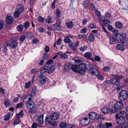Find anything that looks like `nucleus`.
<instances>
[{
  "label": "nucleus",
  "instance_id": "f257e3e1",
  "mask_svg": "<svg viewBox=\"0 0 128 128\" xmlns=\"http://www.w3.org/2000/svg\"><path fill=\"white\" fill-rule=\"evenodd\" d=\"M126 115V112L124 111L120 112L116 115V122L118 124L123 125L125 123L124 117Z\"/></svg>",
  "mask_w": 128,
  "mask_h": 128
},
{
  "label": "nucleus",
  "instance_id": "f03ea898",
  "mask_svg": "<svg viewBox=\"0 0 128 128\" xmlns=\"http://www.w3.org/2000/svg\"><path fill=\"white\" fill-rule=\"evenodd\" d=\"M128 97V92L126 90L121 91L119 94L118 98L121 101H124Z\"/></svg>",
  "mask_w": 128,
  "mask_h": 128
},
{
  "label": "nucleus",
  "instance_id": "7ed1b4c3",
  "mask_svg": "<svg viewBox=\"0 0 128 128\" xmlns=\"http://www.w3.org/2000/svg\"><path fill=\"white\" fill-rule=\"evenodd\" d=\"M115 76L111 79L110 81L113 84L117 86L120 83V81L119 78H122V77L118 75H116Z\"/></svg>",
  "mask_w": 128,
  "mask_h": 128
},
{
  "label": "nucleus",
  "instance_id": "20e7f679",
  "mask_svg": "<svg viewBox=\"0 0 128 128\" xmlns=\"http://www.w3.org/2000/svg\"><path fill=\"white\" fill-rule=\"evenodd\" d=\"M86 68V66L85 63H80L79 66V73L80 74H84L85 72Z\"/></svg>",
  "mask_w": 128,
  "mask_h": 128
},
{
  "label": "nucleus",
  "instance_id": "39448f33",
  "mask_svg": "<svg viewBox=\"0 0 128 128\" xmlns=\"http://www.w3.org/2000/svg\"><path fill=\"white\" fill-rule=\"evenodd\" d=\"M114 36L116 37L117 40L118 42H120L122 44L125 42V39L123 37V36L120 34L118 33L114 34Z\"/></svg>",
  "mask_w": 128,
  "mask_h": 128
},
{
  "label": "nucleus",
  "instance_id": "423d86ee",
  "mask_svg": "<svg viewBox=\"0 0 128 128\" xmlns=\"http://www.w3.org/2000/svg\"><path fill=\"white\" fill-rule=\"evenodd\" d=\"M123 106L122 102L120 101L117 102L114 104V107L116 108L118 110L121 109Z\"/></svg>",
  "mask_w": 128,
  "mask_h": 128
},
{
  "label": "nucleus",
  "instance_id": "0eeeda50",
  "mask_svg": "<svg viewBox=\"0 0 128 128\" xmlns=\"http://www.w3.org/2000/svg\"><path fill=\"white\" fill-rule=\"evenodd\" d=\"M51 118L53 120H57L59 116V114L56 112H53L51 114L50 116Z\"/></svg>",
  "mask_w": 128,
  "mask_h": 128
},
{
  "label": "nucleus",
  "instance_id": "6e6552de",
  "mask_svg": "<svg viewBox=\"0 0 128 128\" xmlns=\"http://www.w3.org/2000/svg\"><path fill=\"white\" fill-rule=\"evenodd\" d=\"M89 71L91 74L93 75H96L98 74V72L97 70L93 67L90 68Z\"/></svg>",
  "mask_w": 128,
  "mask_h": 128
},
{
  "label": "nucleus",
  "instance_id": "1a4fd4ad",
  "mask_svg": "<svg viewBox=\"0 0 128 128\" xmlns=\"http://www.w3.org/2000/svg\"><path fill=\"white\" fill-rule=\"evenodd\" d=\"M13 18L12 17L8 16L6 17L5 21L8 24H10L13 22Z\"/></svg>",
  "mask_w": 128,
  "mask_h": 128
},
{
  "label": "nucleus",
  "instance_id": "9d476101",
  "mask_svg": "<svg viewBox=\"0 0 128 128\" xmlns=\"http://www.w3.org/2000/svg\"><path fill=\"white\" fill-rule=\"evenodd\" d=\"M26 106L28 108L30 109L34 107V102L33 101H30L28 102H25Z\"/></svg>",
  "mask_w": 128,
  "mask_h": 128
},
{
  "label": "nucleus",
  "instance_id": "9b49d317",
  "mask_svg": "<svg viewBox=\"0 0 128 128\" xmlns=\"http://www.w3.org/2000/svg\"><path fill=\"white\" fill-rule=\"evenodd\" d=\"M16 9L17 10L20 11L21 12H23L24 10V6L22 4H18L17 6Z\"/></svg>",
  "mask_w": 128,
  "mask_h": 128
},
{
  "label": "nucleus",
  "instance_id": "f8f14e48",
  "mask_svg": "<svg viewBox=\"0 0 128 128\" xmlns=\"http://www.w3.org/2000/svg\"><path fill=\"white\" fill-rule=\"evenodd\" d=\"M78 66L76 64H72L71 66L72 69L74 72L79 73Z\"/></svg>",
  "mask_w": 128,
  "mask_h": 128
},
{
  "label": "nucleus",
  "instance_id": "ddd939ff",
  "mask_svg": "<svg viewBox=\"0 0 128 128\" xmlns=\"http://www.w3.org/2000/svg\"><path fill=\"white\" fill-rule=\"evenodd\" d=\"M97 115V114L96 113L92 112L89 114V117L90 119L93 120L96 118Z\"/></svg>",
  "mask_w": 128,
  "mask_h": 128
},
{
  "label": "nucleus",
  "instance_id": "4468645a",
  "mask_svg": "<svg viewBox=\"0 0 128 128\" xmlns=\"http://www.w3.org/2000/svg\"><path fill=\"white\" fill-rule=\"evenodd\" d=\"M52 120L50 118V117L49 115L47 116L46 117V124L47 125L50 124L51 123V120Z\"/></svg>",
  "mask_w": 128,
  "mask_h": 128
},
{
  "label": "nucleus",
  "instance_id": "2eb2a0df",
  "mask_svg": "<svg viewBox=\"0 0 128 128\" xmlns=\"http://www.w3.org/2000/svg\"><path fill=\"white\" fill-rule=\"evenodd\" d=\"M54 28L56 30H59L62 29V27L58 24H56L53 25Z\"/></svg>",
  "mask_w": 128,
  "mask_h": 128
},
{
  "label": "nucleus",
  "instance_id": "dca6fc26",
  "mask_svg": "<svg viewBox=\"0 0 128 128\" xmlns=\"http://www.w3.org/2000/svg\"><path fill=\"white\" fill-rule=\"evenodd\" d=\"M90 122L88 120V119L85 118L82 121L81 123L82 125L83 126H85L88 124Z\"/></svg>",
  "mask_w": 128,
  "mask_h": 128
},
{
  "label": "nucleus",
  "instance_id": "f3484780",
  "mask_svg": "<svg viewBox=\"0 0 128 128\" xmlns=\"http://www.w3.org/2000/svg\"><path fill=\"white\" fill-rule=\"evenodd\" d=\"M67 27L69 28H72L74 25L72 21H69L66 23Z\"/></svg>",
  "mask_w": 128,
  "mask_h": 128
},
{
  "label": "nucleus",
  "instance_id": "a211bd4d",
  "mask_svg": "<svg viewBox=\"0 0 128 128\" xmlns=\"http://www.w3.org/2000/svg\"><path fill=\"white\" fill-rule=\"evenodd\" d=\"M32 98L30 95L29 94L24 99V102H28L30 101H32L31 100L32 99Z\"/></svg>",
  "mask_w": 128,
  "mask_h": 128
},
{
  "label": "nucleus",
  "instance_id": "6ab92c4d",
  "mask_svg": "<svg viewBox=\"0 0 128 128\" xmlns=\"http://www.w3.org/2000/svg\"><path fill=\"white\" fill-rule=\"evenodd\" d=\"M27 38L29 39H30L34 37V34L32 32H27L26 34Z\"/></svg>",
  "mask_w": 128,
  "mask_h": 128
},
{
  "label": "nucleus",
  "instance_id": "aec40b11",
  "mask_svg": "<svg viewBox=\"0 0 128 128\" xmlns=\"http://www.w3.org/2000/svg\"><path fill=\"white\" fill-rule=\"evenodd\" d=\"M88 40L90 42H93L94 40V34L91 33L90 34L88 37Z\"/></svg>",
  "mask_w": 128,
  "mask_h": 128
},
{
  "label": "nucleus",
  "instance_id": "412c9836",
  "mask_svg": "<svg viewBox=\"0 0 128 128\" xmlns=\"http://www.w3.org/2000/svg\"><path fill=\"white\" fill-rule=\"evenodd\" d=\"M18 43L16 41H13L11 43L10 46L12 48H16L17 46Z\"/></svg>",
  "mask_w": 128,
  "mask_h": 128
},
{
  "label": "nucleus",
  "instance_id": "4be33fe9",
  "mask_svg": "<svg viewBox=\"0 0 128 128\" xmlns=\"http://www.w3.org/2000/svg\"><path fill=\"white\" fill-rule=\"evenodd\" d=\"M116 26L118 28H122V24L119 22H117L115 23Z\"/></svg>",
  "mask_w": 128,
  "mask_h": 128
},
{
  "label": "nucleus",
  "instance_id": "5701e85b",
  "mask_svg": "<svg viewBox=\"0 0 128 128\" xmlns=\"http://www.w3.org/2000/svg\"><path fill=\"white\" fill-rule=\"evenodd\" d=\"M9 46V44L8 43H6L4 44L3 51L4 52H6L8 50L7 48Z\"/></svg>",
  "mask_w": 128,
  "mask_h": 128
},
{
  "label": "nucleus",
  "instance_id": "b1692460",
  "mask_svg": "<svg viewBox=\"0 0 128 128\" xmlns=\"http://www.w3.org/2000/svg\"><path fill=\"white\" fill-rule=\"evenodd\" d=\"M55 67L54 66H51L50 67L48 70V73H51L53 72L54 70Z\"/></svg>",
  "mask_w": 128,
  "mask_h": 128
},
{
  "label": "nucleus",
  "instance_id": "393cba45",
  "mask_svg": "<svg viewBox=\"0 0 128 128\" xmlns=\"http://www.w3.org/2000/svg\"><path fill=\"white\" fill-rule=\"evenodd\" d=\"M64 42L66 43H68V45L72 43L70 38L68 37H66L64 38Z\"/></svg>",
  "mask_w": 128,
  "mask_h": 128
},
{
  "label": "nucleus",
  "instance_id": "a878e982",
  "mask_svg": "<svg viewBox=\"0 0 128 128\" xmlns=\"http://www.w3.org/2000/svg\"><path fill=\"white\" fill-rule=\"evenodd\" d=\"M44 116L42 115L40 116L38 119V122L40 124H42L44 123L43 120Z\"/></svg>",
  "mask_w": 128,
  "mask_h": 128
},
{
  "label": "nucleus",
  "instance_id": "bb28decb",
  "mask_svg": "<svg viewBox=\"0 0 128 128\" xmlns=\"http://www.w3.org/2000/svg\"><path fill=\"white\" fill-rule=\"evenodd\" d=\"M45 21L47 23L49 24L52 23L53 22L51 17L49 16L46 19Z\"/></svg>",
  "mask_w": 128,
  "mask_h": 128
},
{
  "label": "nucleus",
  "instance_id": "cd10ccee",
  "mask_svg": "<svg viewBox=\"0 0 128 128\" xmlns=\"http://www.w3.org/2000/svg\"><path fill=\"white\" fill-rule=\"evenodd\" d=\"M66 52L64 54H59L60 57L61 58L65 59L68 57V55L66 54Z\"/></svg>",
  "mask_w": 128,
  "mask_h": 128
},
{
  "label": "nucleus",
  "instance_id": "c85d7f7f",
  "mask_svg": "<svg viewBox=\"0 0 128 128\" xmlns=\"http://www.w3.org/2000/svg\"><path fill=\"white\" fill-rule=\"evenodd\" d=\"M21 12L19 10H16L15 11L14 14V16L16 18H18L20 15Z\"/></svg>",
  "mask_w": 128,
  "mask_h": 128
},
{
  "label": "nucleus",
  "instance_id": "c756f323",
  "mask_svg": "<svg viewBox=\"0 0 128 128\" xmlns=\"http://www.w3.org/2000/svg\"><path fill=\"white\" fill-rule=\"evenodd\" d=\"M47 79L46 77H44L43 78H40V83L41 84H44L46 82Z\"/></svg>",
  "mask_w": 128,
  "mask_h": 128
},
{
  "label": "nucleus",
  "instance_id": "7c9ffc66",
  "mask_svg": "<svg viewBox=\"0 0 128 128\" xmlns=\"http://www.w3.org/2000/svg\"><path fill=\"white\" fill-rule=\"evenodd\" d=\"M48 69V67L47 66H44L41 70L40 71V73L42 74H43Z\"/></svg>",
  "mask_w": 128,
  "mask_h": 128
},
{
  "label": "nucleus",
  "instance_id": "2f4dec72",
  "mask_svg": "<svg viewBox=\"0 0 128 128\" xmlns=\"http://www.w3.org/2000/svg\"><path fill=\"white\" fill-rule=\"evenodd\" d=\"M109 109L108 108V107H106L104 108L102 110V113L104 114H106L109 111Z\"/></svg>",
  "mask_w": 128,
  "mask_h": 128
},
{
  "label": "nucleus",
  "instance_id": "473e14b6",
  "mask_svg": "<svg viewBox=\"0 0 128 128\" xmlns=\"http://www.w3.org/2000/svg\"><path fill=\"white\" fill-rule=\"evenodd\" d=\"M4 104L6 107H9L10 105V104L9 101L6 99H4Z\"/></svg>",
  "mask_w": 128,
  "mask_h": 128
},
{
  "label": "nucleus",
  "instance_id": "72a5a7b5",
  "mask_svg": "<svg viewBox=\"0 0 128 128\" xmlns=\"http://www.w3.org/2000/svg\"><path fill=\"white\" fill-rule=\"evenodd\" d=\"M109 110L112 113H114L116 112L117 110L116 109L114 106V107H112L111 108H110Z\"/></svg>",
  "mask_w": 128,
  "mask_h": 128
},
{
  "label": "nucleus",
  "instance_id": "f704fd0d",
  "mask_svg": "<svg viewBox=\"0 0 128 128\" xmlns=\"http://www.w3.org/2000/svg\"><path fill=\"white\" fill-rule=\"evenodd\" d=\"M84 56L90 59L91 58L92 56V54L90 52H87L84 54Z\"/></svg>",
  "mask_w": 128,
  "mask_h": 128
},
{
  "label": "nucleus",
  "instance_id": "c9c22d12",
  "mask_svg": "<svg viewBox=\"0 0 128 128\" xmlns=\"http://www.w3.org/2000/svg\"><path fill=\"white\" fill-rule=\"evenodd\" d=\"M116 48L118 50H123L124 49V47L122 45L119 44L116 46Z\"/></svg>",
  "mask_w": 128,
  "mask_h": 128
},
{
  "label": "nucleus",
  "instance_id": "e433bc0d",
  "mask_svg": "<svg viewBox=\"0 0 128 128\" xmlns=\"http://www.w3.org/2000/svg\"><path fill=\"white\" fill-rule=\"evenodd\" d=\"M30 24V23L28 21H26L24 23L23 25L24 28L25 29L24 30H25V29H27L29 26Z\"/></svg>",
  "mask_w": 128,
  "mask_h": 128
},
{
  "label": "nucleus",
  "instance_id": "4c0bfd02",
  "mask_svg": "<svg viewBox=\"0 0 128 128\" xmlns=\"http://www.w3.org/2000/svg\"><path fill=\"white\" fill-rule=\"evenodd\" d=\"M71 48L74 50L75 51H76L77 50L76 47V46L74 44L73 45V44L71 43L70 44L68 45Z\"/></svg>",
  "mask_w": 128,
  "mask_h": 128
},
{
  "label": "nucleus",
  "instance_id": "58836bf2",
  "mask_svg": "<svg viewBox=\"0 0 128 128\" xmlns=\"http://www.w3.org/2000/svg\"><path fill=\"white\" fill-rule=\"evenodd\" d=\"M33 98L35 95H36V90H32L30 92V94H29Z\"/></svg>",
  "mask_w": 128,
  "mask_h": 128
},
{
  "label": "nucleus",
  "instance_id": "ea45409f",
  "mask_svg": "<svg viewBox=\"0 0 128 128\" xmlns=\"http://www.w3.org/2000/svg\"><path fill=\"white\" fill-rule=\"evenodd\" d=\"M66 126V123L63 122H60L59 124V126L61 128H65Z\"/></svg>",
  "mask_w": 128,
  "mask_h": 128
},
{
  "label": "nucleus",
  "instance_id": "a19ab883",
  "mask_svg": "<svg viewBox=\"0 0 128 128\" xmlns=\"http://www.w3.org/2000/svg\"><path fill=\"white\" fill-rule=\"evenodd\" d=\"M17 28L18 30V31L19 32H21L23 30V27L22 25L20 24L18 26Z\"/></svg>",
  "mask_w": 128,
  "mask_h": 128
},
{
  "label": "nucleus",
  "instance_id": "79ce46f5",
  "mask_svg": "<svg viewBox=\"0 0 128 128\" xmlns=\"http://www.w3.org/2000/svg\"><path fill=\"white\" fill-rule=\"evenodd\" d=\"M48 54L44 53L43 56L42 58L44 60H46L48 58Z\"/></svg>",
  "mask_w": 128,
  "mask_h": 128
},
{
  "label": "nucleus",
  "instance_id": "37998d69",
  "mask_svg": "<svg viewBox=\"0 0 128 128\" xmlns=\"http://www.w3.org/2000/svg\"><path fill=\"white\" fill-rule=\"evenodd\" d=\"M10 116V113L8 112L5 116L4 120L5 121H7L9 120Z\"/></svg>",
  "mask_w": 128,
  "mask_h": 128
},
{
  "label": "nucleus",
  "instance_id": "c03bdc74",
  "mask_svg": "<svg viewBox=\"0 0 128 128\" xmlns=\"http://www.w3.org/2000/svg\"><path fill=\"white\" fill-rule=\"evenodd\" d=\"M60 13V10L59 9H57L56 11V14L58 18H60L61 16Z\"/></svg>",
  "mask_w": 128,
  "mask_h": 128
},
{
  "label": "nucleus",
  "instance_id": "a18cd8bd",
  "mask_svg": "<svg viewBox=\"0 0 128 128\" xmlns=\"http://www.w3.org/2000/svg\"><path fill=\"white\" fill-rule=\"evenodd\" d=\"M109 38L110 40L113 42H115L117 40L116 38H115V37L112 36H109Z\"/></svg>",
  "mask_w": 128,
  "mask_h": 128
},
{
  "label": "nucleus",
  "instance_id": "49530a36",
  "mask_svg": "<svg viewBox=\"0 0 128 128\" xmlns=\"http://www.w3.org/2000/svg\"><path fill=\"white\" fill-rule=\"evenodd\" d=\"M38 20L40 22H43L44 21V18L41 16H39L38 18Z\"/></svg>",
  "mask_w": 128,
  "mask_h": 128
},
{
  "label": "nucleus",
  "instance_id": "de8ad7c7",
  "mask_svg": "<svg viewBox=\"0 0 128 128\" xmlns=\"http://www.w3.org/2000/svg\"><path fill=\"white\" fill-rule=\"evenodd\" d=\"M98 128H105L104 124L102 123H99L98 125Z\"/></svg>",
  "mask_w": 128,
  "mask_h": 128
},
{
  "label": "nucleus",
  "instance_id": "09e8293b",
  "mask_svg": "<svg viewBox=\"0 0 128 128\" xmlns=\"http://www.w3.org/2000/svg\"><path fill=\"white\" fill-rule=\"evenodd\" d=\"M87 46H85L80 47V50L82 51H84L86 50L87 49Z\"/></svg>",
  "mask_w": 128,
  "mask_h": 128
},
{
  "label": "nucleus",
  "instance_id": "8fccbe9b",
  "mask_svg": "<svg viewBox=\"0 0 128 128\" xmlns=\"http://www.w3.org/2000/svg\"><path fill=\"white\" fill-rule=\"evenodd\" d=\"M23 103L22 102H20V103H18L17 104L16 108H22L23 107Z\"/></svg>",
  "mask_w": 128,
  "mask_h": 128
},
{
  "label": "nucleus",
  "instance_id": "3c124183",
  "mask_svg": "<svg viewBox=\"0 0 128 128\" xmlns=\"http://www.w3.org/2000/svg\"><path fill=\"white\" fill-rule=\"evenodd\" d=\"M31 84V82L30 81H29L28 82L26 83L25 86V87L26 88H29Z\"/></svg>",
  "mask_w": 128,
  "mask_h": 128
},
{
  "label": "nucleus",
  "instance_id": "603ef678",
  "mask_svg": "<svg viewBox=\"0 0 128 128\" xmlns=\"http://www.w3.org/2000/svg\"><path fill=\"white\" fill-rule=\"evenodd\" d=\"M58 124L57 122L56 121H54L52 123H51L50 124L52 126H56Z\"/></svg>",
  "mask_w": 128,
  "mask_h": 128
},
{
  "label": "nucleus",
  "instance_id": "864d4df0",
  "mask_svg": "<svg viewBox=\"0 0 128 128\" xmlns=\"http://www.w3.org/2000/svg\"><path fill=\"white\" fill-rule=\"evenodd\" d=\"M110 68L108 66H107L104 68L103 70L106 72H108L110 70Z\"/></svg>",
  "mask_w": 128,
  "mask_h": 128
},
{
  "label": "nucleus",
  "instance_id": "5fc2aeb1",
  "mask_svg": "<svg viewBox=\"0 0 128 128\" xmlns=\"http://www.w3.org/2000/svg\"><path fill=\"white\" fill-rule=\"evenodd\" d=\"M105 25H107L110 23V22L107 20H104L102 22Z\"/></svg>",
  "mask_w": 128,
  "mask_h": 128
},
{
  "label": "nucleus",
  "instance_id": "6e6d98bb",
  "mask_svg": "<svg viewBox=\"0 0 128 128\" xmlns=\"http://www.w3.org/2000/svg\"><path fill=\"white\" fill-rule=\"evenodd\" d=\"M125 86V85L124 84H120L119 86L118 87H117V89L118 90H119L120 88H122L124 87Z\"/></svg>",
  "mask_w": 128,
  "mask_h": 128
},
{
  "label": "nucleus",
  "instance_id": "4d7b16f0",
  "mask_svg": "<svg viewBox=\"0 0 128 128\" xmlns=\"http://www.w3.org/2000/svg\"><path fill=\"white\" fill-rule=\"evenodd\" d=\"M105 125L107 128H108L112 126V124L111 123L107 122L106 123Z\"/></svg>",
  "mask_w": 128,
  "mask_h": 128
},
{
  "label": "nucleus",
  "instance_id": "13d9d810",
  "mask_svg": "<svg viewBox=\"0 0 128 128\" xmlns=\"http://www.w3.org/2000/svg\"><path fill=\"white\" fill-rule=\"evenodd\" d=\"M84 8L86 9H88V3L86 1H85L84 2Z\"/></svg>",
  "mask_w": 128,
  "mask_h": 128
},
{
  "label": "nucleus",
  "instance_id": "bf43d9fd",
  "mask_svg": "<svg viewBox=\"0 0 128 128\" xmlns=\"http://www.w3.org/2000/svg\"><path fill=\"white\" fill-rule=\"evenodd\" d=\"M44 50L45 52L48 53L49 52L50 48L48 46H46L45 47Z\"/></svg>",
  "mask_w": 128,
  "mask_h": 128
},
{
  "label": "nucleus",
  "instance_id": "052dcab7",
  "mask_svg": "<svg viewBox=\"0 0 128 128\" xmlns=\"http://www.w3.org/2000/svg\"><path fill=\"white\" fill-rule=\"evenodd\" d=\"M87 31V28H84L80 30L81 32L83 34H84L86 33Z\"/></svg>",
  "mask_w": 128,
  "mask_h": 128
},
{
  "label": "nucleus",
  "instance_id": "680f3d73",
  "mask_svg": "<svg viewBox=\"0 0 128 128\" xmlns=\"http://www.w3.org/2000/svg\"><path fill=\"white\" fill-rule=\"evenodd\" d=\"M88 26L90 28H96V26L92 24H90Z\"/></svg>",
  "mask_w": 128,
  "mask_h": 128
},
{
  "label": "nucleus",
  "instance_id": "e2e57ef3",
  "mask_svg": "<svg viewBox=\"0 0 128 128\" xmlns=\"http://www.w3.org/2000/svg\"><path fill=\"white\" fill-rule=\"evenodd\" d=\"M64 69L66 71H67L69 69V67L67 64H65L64 66Z\"/></svg>",
  "mask_w": 128,
  "mask_h": 128
},
{
  "label": "nucleus",
  "instance_id": "0e129e2a",
  "mask_svg": "<svg viewBox=\"0 0 128 128\" xmlns=\"http://www.w3.org/2000/svg\"><path fill=\"white\" fill-rule=\"evenodd\" d=\"M20 122V120L19 119H17L14 120V124H19Z\"/></svg>",
  "mask_w": 128,
  "mask_h": 128
},
{
  "label": "nucleus",
  "instance_id": "69168bd1",
  "mask_svg": "<svg viewBox=\"0 0 128 128\" xmlns=\"http://www.w3.org/2000/svg\"><path fill=\"white\" fill-rule=\"evenodd\" d=\"M25 38V35H23L20 38V40L21 41H23L24 40Z\"/></svg>",
  "mask_w": 128,
  "mask_h": 128
},
{
  "label": "nucleus",
  "instance_id": "338daca9",
  "mask_svg": "<svg viewBox=\"0 0 128 128\" xmlns=\"http://www.w3.org/2000/svg\"><path fill=\"white\" fill-rule=\"evenodd\" d=\"M32 42L33 43L36 44L39 42V40L37 38H35L32 40Z\"/></svg>",
  "mask_w": 128,
  "mask_h": 128
},
{
  "label": "nucleus",
  "instance_id": "774afa93",
  "mask_svg": "<svg viewBox=\"0 0 128 128\" xmlns=\"http://www.w3.org/2000/svg\"><path fill=\"white\" fill-rule=\"evenodd\" d=\"M95 13L98 16H100V13L98 10H96L95 12Z\"/></svg>",
  "mask_w": 128,
  "mask_h": 128
}]
</instances>
